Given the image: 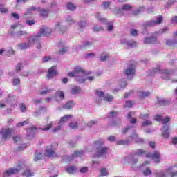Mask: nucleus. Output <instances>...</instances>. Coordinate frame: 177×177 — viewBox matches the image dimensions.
I'll return each mask as SVG.
<instances>
[{"instance_id":"1","label":"nucleus","mask_w":177,"mask_h":177,"mask_svg":"<svg viewBox=\"0 0 177 177\" xmlns=\"http://www.w3.org/2000/svg\"><path fill=\"white\" fill-rule=\"evenodd\" d=\"M52 33V29L44 26L43 28H40L39 31L37 32V35L35 36H30L28 38V42H24L17 44L19 49L21 50H26V49H28V48H31L32 45H34V42H39V38H42L44 37H49Z\"/></svg>"},{"instance_id":"2","label":"nucleus","mask_w":177,"mask_h":177,"mask_svg":"<svg viewBox=\"0 0 177 177\" xmlns=\"http://www.w3.org/2000/svg\"><path fill=\"white\" fill-rule=\"evenodd\" d=\"M68 75L71 78L75 77L79 84H84L86 82V81H88V82H92V81L95 80V77L93 76L85 77V71L80 66H75L73 72H70Z\"/></svg>"},{"instance_id":"3","label":"nucleus","mask_w":177,"mask_h":177,"mask_svg":"<svg viewBox=\"0 0 177 177\" xmlns=\"http://www.w3.org/2000/svg\"><path fill=\"white\" fill-rule=\"evenodd\" d=\"M94 143L97 157H106L107 156V151H109V147L104 145V140L100 139Z\"/></svg>"},{"instance_id":"4","label":"nucleus","mask_w":177,"mask_h":177,"mask_svg":"<svg viewBox=\"0 0 177 177\" xmlns=\"http://www.w3.org/2000/svg\"><path fill=\"white\" fill-rule=\"evenodd\" d=\"M131 142H136L137 143H142L143 142V140L138 136V133H136V131H133V134L129 136V138L127 140H120L119 141L116 142V145H129Z\"/></svg>"},{"instance_id":"5","label":"nucleus","mask_w":177,"mask_h":177,"mask_svg":"<svg viewBox=\"0 0 177 177\" xmlns=\"http://www.w3.org/2000/svg\"><path fill=\"white\" fill-rule=\"evenodd\" d=\"M152 73H151V75H154L156 73H160V74H162V80H168L172 77V73H174L171 70L168 69H161V68L158 67L153 70Z\"/></svg>"},{"instance_id":"6","label":"nucleus","mask_w":177,"mask_h":177,"mask_svg":"<svg viewBox=\"0 0 177 177\" xmlns=\"http://www.w3.org/2000/svg\"><path fill=\"white\" fill-rule=\"evenodd\" d=\"M169 121H170L169 117L162 119V124H163L162 136L165 138V139H168L169 138V125L167 124Z\"/></svg>"},{"instance_id":"7","label":"nucleus","mask_w":177,"mask_h":177,"mask_svg":"<svg viewBox=\"0 0 177 177\" xmlns=\"http://www.w3.org/2000/svg\"><path fill=\"white\" fill-rule=\"evenodd\" d=\"M176 166L171 167L165 172L158 173V177H174L177 176Z\"/></svg>"},{"instance_id":"8","label":"nucleus","mask_w":177,"mask_h":177,"mask_svg":"<svg viewBox=\"0 0 177 177\" xmlns=\"http://www.w3.org/2000/svg\"><path fill=\"white\" fill-rule=\"evenodd\" d=\"M164 19L162 16L158 17L155 20L147 21L144 23V27H153V26H158L161 24Z\"/></svg>"},{"instance_id":"9","label":"nucleus","mask_w":177,"mask_h":177,"mask_svg":"<svg viewBox=\"0 0 177 177\" xmlns=\"http://www.w3.org/2000/svg\"><path fill=\"white\" fill-rule=\"evenodd\" d=\"M15 132L13 129H2L0 131V135L1 136V140H6L12 136V133Z\"/></svg>"},{"instance_id":"10","label":"nucleus","mask_w":177,"mask_h":177,"mask_svg":"<svg viewBox=\"0 0 177 177\" xmlns=\"http://www.w3.org/2000/svg\"><path fill=\"white\" fill-rule=\"evenodd\" d=\"M95 17H96V19H97V20H99L104 24H106L107 31L111 32V31H113V30H114V26H113V24H110V22H109V21H107V19L106 18L101 17L100 13H96Z\"/></svg>"},{"instance_id":"11","label":"nucleus","mask_w":177,"mask_h":177,"mask_svg":"<svg viewBox=\"0 0 177 177\" xmlns=\"http://www.w3.org/2000/svg\"><path fill=\"white\" fill-rule=\"evenodd\" d=\"M9 33L14 38L17 37L18 38H27L28 37V33L26 30H18L15 33L12 31V30H9Z\"/></svg>"},{"instance_id":"12","label":"nucleus","mask_w":177,"mask_h":177,"mask_svg":"<svg viewBox=\"0 0 177 177\" xmlns=\"http://www.w3.org/2000/svg\"><path fill=\"white\" fill-rule=\"evenodd\" d=\"M124 73L128 80H132V78H133V75H135V66H133V64H131L127 69H125Z\"/></svg>"},{"instance_id":"13","label":"nucleus","mask_w":177,"mask_h":177,"mask_svg":"<svg viewBox=\"0 0 177 177\" xmlns=\"http://www.w3.org/2000/svg\"><path fill=\"white\" fill-rule=\"evenodd\" d=\"M84 156V151H76L71 156H64V161L66 162H70V161H73L75 157H82Z\"/></svg>"},{"instance_id":"14","label":"nucleus","mask_w":177,"mask_h":177,"mask_svg":"<svg viewBox=\"0 0 177 177\" xmlns=\"http://www.w3.org/2000/svg\"><path fill=\"white\" fill-rule=\"evenodd\" d=\"M127 162L131 165V168H135V165L138 164V157L133 154L130 155L127 157Z\"/></svg>"},{"instance_id":"15","label":"nucleus","mask_w":177,"mask_h":177,"mask_svg":"<svg viewBox=\"0 0 177 177\" xmlns=\"http://www.w3.org/2000/svg\"><path fill=\"white\" fill-rule=\"evenodd\" d=\"M45 156H46V157H55V156H56L55 147H53V145L46 147Z\"/></svg>"},{"instance_id":"16","label":"nucleus","mask_w":177,"mask_h":177,"mask_svg":"<svg viewBox=\"0 0 177 177\" xmlns=\"http://www.w3.org/2000/svg\"><path fill=\"white\" fill-rule=\"evenodd\" d=\"M21 169H17V168H10L7 169L3 174V177H9L10 175H15V174H17L19 171H20Z\"/></svg>"},{"instance_id":"17","label":"nucleus","mask_w":177,"mask_h":177,"mask_svg":"<svg viewBox=\"0 0 177 177\" xmlns=\"http://www.w3.org/2000/svg\"><path fill=\"white\" fill-rule=\"evenodd\" d=\"M120 43L124 45H127L128 48H136L138 46V43L136 41H133L132 40H127L125 39H123L120 41Z\"/></svg>"},{"instance_id":"18","label":"nucleus","mask_w":177,"mask_h":177,"mask_svg":"<svg viewBox=\"0 0 177 177\" xmlns=\"http://www.w3.org/2000/svg\"><path fill=\"white\" fill-rule=\"evenodd\" d=\"M26 132L28 139L31 140V139H34V137L35 136V132H37V127H32L28 129Z\"/></svg>"},{"instance_id":"19","label":"nucleus","mask_w":177,"mask_h":177,"mask_svg":"<svg viewBox=\"0 0 177 177\" xmlns=\"http://www.w3.org/2000/svg\"><path fill=\"white\" fill-rule=\"evenodd\" d=\"M140 169H142L144 176L151 175V170H150V168L146 167V164H142L140 166Z\"/></svg>"},{"instance_id":"20","label":"nucleus","mask_w":177,"mask_h":177,"mask_svg":"<svg viewBox=\"0 0 177 177\" xmlns=\"http://www.w3.org/2000/svg\"><path fill=\"white\" fill-rule=\"evenodd\" d=\"M149 156L151 157L156 164L160 162V153L158 151H154L153 153H149Z\"/></svg>"},{"instance_id":"21","label":"nucleus","mask_w":177,"mask_h":177,"mask_svg":"<svg viewBox=\"0 0 177 177\" xmlns=\"http://www.w3.org/2000/svg\"><path fill=\"white\" fill-rule=\"evenodd\" d=\"M58 46L59 48H62L59 49L60 55H64V53H67V52L68 51V47L66 46V45H64L63 42L59 43Z\"/></svg>"},{"instance_id":"22","label":"nucleus","mask_w":177,"mask_h":177,"mask_svg":"<svg viewBox=\"0 0 177 177\" xmlns=\"http://www.w3.org/2000/svg\"><path fill=\"white\" fill-rule=\"evenodd\" d=\"M55 30L59 31L61 34H63L64 32H66V31L67 30V28L63 26V25H62V23L58 22L55 24Z\"/></svg>"},{"instance_id":"23","label":"nucleus","mask_w":177,"mask_h":177,"mask_svg":"<svg viewBox=\"0 0 177 177\" xmlns=\"http://www.w3.org/2000/svg\"><path fill=\"white\" fill-rule=\"evenodd\" d=\"M57 74V72L56 71V66H52L48 69V78H53L55 75Z\"/></svg>"},{"instance_id":"24","label":"nucleus","mask_w":177,"mask_h":177,"mask_svg":"<svg viewBox=\"0 0 177 177\" xmlns=\"http://www.w3.org/2000/svg\"><path fill=\"white\" fill-rule=\"evenodd\" d=\"M158 103L160 106H168L171 103V100H167L165 98H158Z\"/></svg>"},{"instance_id":"25","label":"nucleus","mask_w":177,"mask_h":177,"mask_svg":"<svg viewBox=\"0 0 177 177\" xmlns=\"http://www.w3.org/2000/svg\"><path fill=\"white\" fill-rule=\"evenodd\" d=\"M156 42H157V38L154 37H145L144 39V44H156Z\"/></svg>"},{"instance_id":"26","label":"nucleus","mask_w":177,"mask_h":177,"mask_svg":"<svg viewBox=\"0 0 177 177\" xmlns=\"http://www.w3.org/2000/svg\"><path fill=\"white\" fill-rule=\"evenodd\" d=\"M82 93V90L81 89V87L78 86L73 87L71 90V93L72 95H78Z\"/></svg>"},{"instance_id":"27","label":"nucleus","mask_w":177,"mask_h":177,"mask_svg":"<svg viewBox=\"0 0 177 177\" xmlns=\"http://www.w3.org/2000/svg\"><path fill=\"white\" fill-rule=\"evenodd\" d=\"M120 87L115 88V92H118L119 91H121V89H124L125 86H127V81L125 79H122L120 82Z\"/></svg>"},{"instance_id":"28","label":"nucleus","mask_w":177,"mask_h":177,"mask_svg":"<svg viewBox=\"0 0 177 177\" xmlns=\"http://www.w3.org/2000/svg\"><path fill=\"white\" fill-rule=\"evenodd\" d=\"M88 26V21H82L77 23V30L82 31V28H85Z\"/></svg>"},{"instance_id":"29","label":"nucleus","mask_w":177,"mask_h":177,"mask_svg":"<svg viewBox=\"0 0 177 177\" xmlns=\"http://www.w3.org/2000/svg\"><path fill=\"white\" fill-rule=\"evenodd\" d=\"M70 118H73V115H65L64 117L61 118L59 120V124L63 125L65 122H67Z\"/></svg>"},{"instance_id":"30","label":"nucleus","mask_w":177,"mask_h":177,"mask_svg":"<svg viewBox=\"0 0 177 177\" xmlns=\"http://www.w3.org/2000/svg\"><path fill=\"white\" fill-rule=\"evenodd\" d=\"M175 37L174 40H167L166 42L167 45L169 46H172V45H177V32L174 33Z\"/></svg>"},{"instance_id":"31","label":"nucleus","mask_w":177,"mask_h":177,"mask_svg":"<svg viewBox=\"0 0 177 177\" xmlns=\"http://www.w3.org/2000/svg\"><path fill=\"white\" fill-rule=\"evenodd\" d=\"M33 10H36L37 11V8L32 6V7H30L29 8L26 9V12L24 13V18L27 19V17L26 16H28V15L30 16H31V15H32V12Z\"/></svg>"},{"instance_id":"32","label":"nucleus","mask_w":177,"mask_h":177,"mask_svg":"<svg viewBox=\"0 0 177 177\" xmlns=\"http://www.w3.org/2000/svg\"><path fill=\"white\" fill-rule=\"evenodd\" d=\"M37 12H39L40 16H42L43 17H46L48 16V12L49 10L42 9L41 8H37Z\"/></svg>"},{"instance_id":"33","label":"nucleus","mask_w":177,"mask_h":177,"mask_svg":"<svg viewBox=\"0 0 177 177\" xmlns=\"http://www.w3.org/2000/svg\"><path fill=\"white\" fill-rule=\"evenodd\" d=\"M73 107H74V102L73 101H68L66 104L63 106V109H65L66 110H70Z\"/></svg>"},{"instance_id":"34","label":"nucleus","mask_w":177,"mask_h":177,"mask_svg":"<svg viewBox=\"0 0 177 177\" xmlns=\"http://www.w3.org/2000/svg\"><path fill=\"white\" fill-rule=\"evenodd\" d=\"M146 154V151L143 149H138L133 155L136 156V157H142Z\"/></svg>"},{"instance_id":"35","label":"nucleus","mask_w":177,"mask_h":177,"mask_svg":"<svg viewBox=\"0 0 177 177\" xmlns=\"http://www.w3.org/2000/svg\"><path fill=\"white\" fill-rule=\"evenodd\" d=\"M77 169L75 166H69L66 169V171H67L68 174H75V172H77Z\"/></svg>"},{"instance_id":"36","label":"nucleus","mask_w":177,"mask_h":177,"mask_svg":"<svg viewBox=\"0 0 177 177\" xmlns=\"http://www.w3.org/2000/svg\"><path fill=\"white\" fill-rule=\"evenodd\" d=\"M93 45V41H85L83 44L81 45L80 49H83V48H89V46H92Z\"/></svg>"},{"instance_id":"37","label":"nucleus","mask_w":177,"mask_h":177,"mask_svg":"<svg viewBox=\"0 0 177 177\" xmlns=\"http://www.w3.org/2000/svg\"><path fill=\"white\" fill-rule=\"evenodd\" d=\"M42 158V153H41L39 151H36L35 155L34 158V161H39Z\"/></svg>"},{"instance_id":"38","label":"nucleus","mask_w":177,"mask_h":177,"mask_svg":"<svg viewBox=\"0 0 177 177\" xmlns=\"http://www.w3.org/2000/svg\"><path fill=\"white\" fill-rule=\"evenodd\" d=\"M153 125V122L151 120H146L142 122V127H151Z\"/></svg>"},{"instance_id":"39","label":"nucleus","mask_w":177,"mask_h":177,"mask_svg":"<svg viewBox=\"0 0 177 177\" xmlns=\"http://www.w3.org/2000/svg\"><path fill=\"white\" fill-rule=\"evenodd\" d=\"M144 10L145 7H140L133 12V15H134V16H138V15H140V13H142Z\"/></svg>"},{"instance_id":"40","label":"nucleus","mask_w":177,"mask_h":177,"mask_svg":"<svg viewBox=\"0 0 177 177\" xmlns=\"http://www.w3.org/2000/svg\"><path fill=\"white\" fill-rule=\"evenodd\" d=\"M56 97H59L60 100H63L64 99V93L63 91H58L55 93Z\"/></svg>"},{"instance_id":"41","label":"nucleus","mask_w":177,"mask_h":177,"mask_svg":"<svg viewBox=\"0 0 177 177\" xmlns=\"http://www.w3.org/2000/svg\"><path fill=\"white\" fill-rule=\"evenodd\" d=\"M95 125H97V120H90L86 124L88 128H92V127H95Z\"/></svg>"},{"instance_id":"42","label":"nucleus","mask_w":177,"mask_h":177,"mask_svg":"<svg viewBox=\"0 0 177 177\" xmlns=\"http://www.w3.org/2000/svg\"><path fill=\"white\" fill-rule=\"evenodd\" d=\"M96 95L100 100V101L98 102V103H100V102H102V97H104V92L100 91H97Z\"/></svg>"},{"instance_id":"43","label":"nucleus","mask_w":177,"mask_h":177,"mask_svg":"<svg viewBox=\"0 0 177 177\" xmlns=\"http://www.w3.org/2000/svg\"><path fill=\"white\" fill-rule=\"evenodd\" d=\"M66 8L69 10H71V12H74V10H75V9L77 8V7H75V5L71 3H68L66 6Z\"/></svg>"},{"instance_id":"44","label":"nucleus","mask_w":177,"mask_h":177,"mask_svg":"<svg viewBox=\"0 0 177 177\" xmlns=\"http://www.w3.org/2000/svg\"><path fill=\"white\" fill-rule=\"evenodd\" d=\"M139 96L140 97H149V96H150V93L149 91H142L140 92Z\"/></svg>"},{"instance_id":"45","label":"nucleus","mask_w":177,"mask_h":177,"mask_svg":"<svg viewBox=\"0 0 177 177\" xmlns=\"http://www.w3.org/2000/svg\"><path fill=\"white\" fill-rule=\"evenodd\" d=\"M113 97L111 95L106 94L105 97H104V100L105 102H113Z\"/></svg>"},{"instance_id":"46","label":"nucleus","mask_w":177,"mask_h":177,"mask_svg":"<svg viewBox=\"0 0 177 177\" xmlns=\"http://www.w3.org/2000/svg\"><path fill=\"white\" fill-rule=\"evenodd\" d=\"M69 127L71 129H78V123L77 122H71Z\"/></svg>"},{"instance_id":"47","label":"nucleus","mask_w":177,"mask_h":177,"mask_svg":"<svg viewBox=\"0 0 177 177\" xmlns=\"http://www.w3.org/2000/svg\"><path fill=\"white\" fill-rule=\"evenodd\" d=\"M114 13H115L116 15H120L121 16H122V15H124V10L122 9V7L121 8H116L114 10Z\"/></svg>"},{"instance_id":"48","label":"nucleus","mask_w":177,"mask_h":177,"mask_svg":"<svg viewBox=\"0 0 177 177\" xmlns=\"http://www.w3.org/2000/svg\"><path fill=\"white\" fill-rule=\"evenodd\" d=\"M21 70H23V64L19 63L18 64L16 67H15V71L17 73H20V71H21Z\"/></svg>"},{"instance_id":"49","label":"nucleus","mask_w":177,"mask_h":177,"mask_svg":"<svg viewBox=\"0 0 177 177\" xmlns=\"http://www.w3.org/2000/svg\"><path fill=\"white\" fill-rule=\"evenodd\" d=\"M100 175L101 176H107V175H109V172L107 171V169L106 168H102L100 170Z\"/></svg>"},{"instance_id":"50","label":"nucleus","mask_w":177,"mask_h":177,"mask_svg":"<svg viewBox=\"0 0 177 177\" xmlns=\"http://www.w3.org/2000/svg\"><path fill=\"white\" fill-rule=\"evenodd\" d=\"M104 30V28H103V27H101V26H95L93 27L94 32H99V31H103Z\"/></svg>"},{"instance_id":"51","label":"nucleus","mask_w":177,"mask_h":177,"mask_svg":"<svg viewBox=\"0 0 177 177\" xmlns=\"http://www.w3.org/2000/svg\"><path fill=\"white\" fill-rule=\"evenodd\" d=\"M15 99V96L12 94H9L8 97L6 98V102L7 103H10V102H12Z\"/></svg>"},{"instance_id":"52","label":"nucleus","mask_w":177,"mask_h":177,"mask_svg":"<svg viewBox=\"0 0 177 177\" xmlns=\"http://www.w3.org/2000/svg\"><path fill=\"white\" fill-rule=\"evenodd\" d=\"M43 109H44L43 107H40L38 111H36L33 113V116H34V117H39V115H41V112L42 111Z\"/></svg>"},{"instance_id":"53","label":"nucleus","mask_w":177,"mask_h":177,"mask_svg":"<svg viewBox=\"0 0 177 177\" xmlns=\"http://www.w3.org/2000/svg\"><path fill=\"white\" fill-rule=\"evenodd\" d=\"M122 8L123 10L124 11H128V10H131V9H132V6H131L129 4H124L122 6Z\"/></svg>"},{"instance_id":"54","label":"nucleus","mask_w":177,"mask_h":177,"mask_svg":"<svg viewBox=\"0 0 177 177\" xmlns=\"http://www.w3.org/2000/svg\"><path fill=\"white\" fill-rule=\"evenodd\" d=\"M24 176L30 177L32 176V172L30 170H26L24 172Z\"/></svg>"},{"instance_id":"55","label":"nucleus","mask_w":177,"mask_h":177,"mask_svg":"<svg viewBox=\"0 0 177 177\" xmlns=\"http://www.w3.org/2000/svg\"><path fill=\"white\" fill-rule=\"evenodd\" d=\"M66 21L68 23V24H74V23H75V21L73 19L71 16H69L66 18Z\"/></svg>"},{"instance_id":"56","label":"nucleus","mask_w":177,"mask_h":177,"mask_svg":"<svg viewBox=\"0 0 177 177\" xmlns=\"http://www.w3.org/2000/svg\"><path fill=\"white\" fill-rule=\"evenodd\" d=\"M28 124V120H24L23 122H19V123L17 124V127H23L24 125H27Z\"/></svg>"},{"instance_id":"57","label":"nucleus","mask_w":177,"mask_h":177,"mask_svg":"<svg viewBox=\"0 0 177 177\" xmlns=\"http://www.w3.org/2000/svg\"><path fill=\"white\" fill-rule=\"evenodd\" d=\"M133 104H135V102L129 100L126 101L125 107H132Z\"/></svg>"},{"instance_id":"58","label":"nucleus","mask_w":177,"mask_h":177,"mask_svg":"<svg viewBox=\"0 0 177 177\" xmlns=\"http://www.w3.org/2000/svg\"><path fill=\"white\" fill-rule=\"evenodd\" d=\"M20 84V78H14L12 80V85L16 86V85H19Z\"/></svg>"},{"instance_id":"59","label":"nucleus","mask_w":177,"mask_h":177,"mask_svg":"<svg viewBox=\"0 0 177 177\" xmlns=\"http://www.w3.org/2000/svg\"><path fill=\"white\" fill-rule=\"evenodd\" d=\"M53 123L47 124L46 127L41 129V131H49L50 128H52Z\"/></svg>"},{"instance_id":"60","label":"nucleus","mask_w":177,"mask_h":177,"mask_svg":"<svg viewBox=\"0 0 177 177\" xmlns=\"http://www.w3.org/2000/svg\"><path fill=\"white\" fill-rule=\"evenodd\" d=\"M140 118H141V120H146L149 118V114H147V113L140 114Z\"/></svg>"},{"instance_id":"61","label":"nucleus","mask_w":177,"mask_h":177,"mask_svg":"<svg viewBox=\"0 0 177 177\" xmlns=\"http://www.w3.org/2000/svg\"><path fill=\"white\" fill-rule=\"evenodd\" d=\"M110 1H104L102 3L103 7L104 9H109V6H110Z\"/></svg>"},{"instance_id":"62","label":"nucleus","mask_w":177,"mask_h":177,"mask_svg":"<svg viewBox=\"0 0 177 177\" xmlns=\"http://www.w3.org/2000/svg\"><path fill=\"white\" fill-rule=\"evenodd\" d=\"M26 24L28 26H34V24H35V20H27L26 21Z\"/></svg>"},{"instance_id":"63","label":"nucleus","mask_w":177,"mask_h":177,"mask_svg":"<svg viewBox=\"0 0 177 177\" xmlns=\"http://www.w3.org/2000/svg\"><path fill=\"white\" fill-rule=\"evenodd\" d=\"M130 34L133 37H136V35H138V31L136 30H135V29H131L130 30Z\"/></svg>"},{"instance_id":"64","label":"nucleus","mask_w":177,"mask_h":177,"mask_svg":"<svg viewBox=\"0 0 177 177\" xmlns=\"http://www.w3.org/2000/svg\"><path fill=\"white\" fill-rule=\"evenodd\" d=\"M169 30L167 27H165L162 29L159 30V34H165Z\"/></svg>"}]
</instances>
